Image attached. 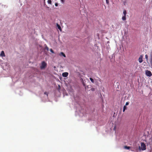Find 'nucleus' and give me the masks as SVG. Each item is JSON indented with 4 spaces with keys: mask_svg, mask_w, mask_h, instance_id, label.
Masks as SVG:
<instances>
[{
    "mask_svg": "<svg viewBox=\"0 0 152 152\" xmlns=\"http://www.w3.org/2000/svg\"><path fill=\"white\" fill-rule=\"evenodd\" d=\"M0 56L1 57H5V56L4 54V52L3 51H2L0 54Z\"/></svg>",
    "mask_w": 152,
    "mask_h": 152,
    "instance_id": "8",
    "label": "nucleus"
},
{
    "mask_svg": "<svg viewBox=\"0 0 152 152\" xmlns=\"http://www.w3.org/2000/svg\"><path fill=\"white\" fill-rule=\"evenodd\" d=\"M126 108V105H124L123 107V112H124Z\"/></svg>",
    "mask_w": 152,
    "mask_h": 152,
    "instance_id": "14",
    "label": "nucleus"
},
{
    "mask_svg": "<svg viewBox=\"0 0 152 152\" xmlns=\"http://www.w3.org/2000/svg\"><path fill=\"white\" fill-rule=\"evenodd\" d=\"M56 26L58 29H59L60 31H61L62 29L59 25L58 23H57Z\"/></svg>",
    "mask_w": 152,
    "mask_h": 152,
    "instance_id": "9",
    "label": "nucleus"
},
{
    "mask_svg": "<svg viewBox=\"0 0 152 152\" xmlns=\"http://www.w3.org/2000/svg\"><path fill=\"white\" fill-rule=\"evenodd\" d=\"M55 5L56 7L57 6H58V3H55Z\"/></svg>",
    "mask_w": 152,
    "mask_h": 152,
    "instance_id": "22",
    "label": "nucleus"
},
{
    "mask_svg": "<svg viewBox=\"0 0 152 152\" xmlns=\"http://www.w3.org/2000/svg\"><path fill=\"white\" fill-rule=\"evenodd\" d=\"M50 51L52 53H54V52L53 51V50L52 49H50Z\"/></svg>",
    "mask_w": 152,
    "mask_h": 152,
    "instance_id": "18",
    "label": "nucleus"
},
{
    "mask_svg": "<svg viewBox=\"0 0 152 152\" xmlns=\"http://www.w3.org/2000/svg\"><path fill=\"white\" fill-rule=\"evenodd\" d=\"M59 55L60 56H63L64 57H66V56L64 54V53L62 52H61L60 53H59Z\"/></svg>",
    "mask_w": 152,
    "mask_h": 152,
    "instance_id": "7",
    "label": "nucleus"
},
{
    "mask_svg": "<svg viewBox=\"0 0 152 152\" xmlns=\"http://www.w3.org/2000/svg\"><path fill=\"white\" fill-rule=\"evenodd\" d=\"M142 56H140L139 57L138 60L140 63H141L142 61Z\"/></svg>",
    "mask_w": 152,
    "mask_h": 152,
    "instance_id": "6",
    "label": "nucleus"
},
{
    "mask_svg": "<svg viewBox=\"0 0 152 152\" xmlns=\"http://www.w3.org/2000/svg\"><path fill=\"white\" fill-rule=\"evenodd\" d=\"M145 58L147 60H148V56L147 55H145Z\"/></svg>",
    "mask_w": 152,
    "mask_h": 152,
    "instance_id": "17",
    "label": "nucleus"
},
{
    "mask_svg": "<svg viewBox=\"0 0 152 152\" xmlns=\"http://www.w3.org/2000/svg\"><path fill=\"white\" fill-rule=\"evenodd\" d=\"M90 79L92 83H94V80L92 78H90Z\"/></svg>",
    "mask_w": 152,
    "mask_h": 152,
    "instance_id": "16",
    "label": "nucleus"
},
{
    "mask_svg": "<svg viewBox=\"0 0 152 152\" xmlns=\"http://www.w3.org/2000/svg\"><path fill=\"white\" fill-rule=\"evenodd\" d=\"M45 48L44 49V50H46L47 51H48L49 50L46 44H45Z\"/></svg>",
    "mask_w": 152,
    "mask_h": 152,
    "instance_id": "10",
    "label": "nucleus"
},
{
    "mask_svg": "<svg viewBox=\"0 0 152 152\" xmlns=\"http://www.w3.org/2000/svg\"><path fill=\"white\" fill-rule=\"evenodd\" d=\"M65 1V0H61V2L62 3H63Z\"/></svg>",
    "mask_w": 152,
    "mask_h": 152,
    "instance_id": "20",
    "label": "nucleus"
},
{
    "mask_svg": "<svg viewBox=\"0 0 152 152\" xmlns=\"http://www.w3.org/2000/svg\"><path fill=\"white\" fill-rule=\"evenodd\" d=\"M45 94H47V95H48L47 94V93L46 92H45L44 93Z\"/></svg>",
    "mask_w": 152,
    "mask_h": 152,
    "instance_id": "24",
    "label": "nucleus"
},
{
    "mask_svg": "<svg viewBox=\"0 0 152 152\" xmlns=\"http://www.w3.org/2000/svg\"><path fill=\"white\" fill-rule=\"evenodd\" d=\"M145 74L148 77H151L152 76V74L151 72L150 71L146 70L145 72Z\"/></svg>",
    "mask_w": 152,
    "mask_h": 152,
    "instance_id": "3",
    "label": "nucleus"
},
{
    "mask_svg": "<svg viewBox=\"0 0 152 152\" xmlns=\"http://www.w3.org/2000/svg\"><path fill=\"white\" fill-rule=\"evenodd\" d=\"M141 149L142 150H145L146 149V146L145 144L143 142H141Z\"/></svg>",
    "mask_w": 152,
    "mask_h": 152,
    "instance_id": "2",
    "label": "nucleus"
},
{
    "mask_svg": "<svg viewBox=\"0 0 152 152\" xmlns=\"http://www.w3.org/2000/svg\"><path fill=\"white\" fill-rule=\"evenodd\" d=\"M122 20H126V16H124L122 17Z\"/></svg>",
    "mask_w": 152,
    "mask_h": 152,
    "instance_id": "12",
    "label": "nucleus"
},
{
    "mask_svg": "<svg viewBox=\"0 0 152 152\" xmlns=\"http://www.w3.org/2000/svg\"><path fill=\"white\" fill-rule=\"evenodd\" d=\"M123 13L124 15V16H126V10H124L123 11Z\"/></svg>",
    "mask_w": 152,
    "mask_h": 152,
    "instance_id": "11",
    "label": "nucleus"
},
{
    "mask_svg": "<svg viewBox=\"0 0 152 152\" xmlns=\"http://www.w3.org/2000/svg\"><path fill=\"white\" fill-rule=\"evenodd\" d=\"M68 75V73L67 72H65L63 73L62 76L64 77H67Z\"/></svg>",
    "mask_w": 152,
    "mask_h": 152,
    "instance_id": "5",
    "label": "nucleus"
},
{
    "mask_svg": "<svg viewBox=\"0 0 152 152\" xmlns=\"http://www.w3.org/2000/svg\"><path fill=\"white\" fill-rule=\"evenodd\" d=\"M45 0H44V2H44V3H45Z\"/></svg>",
    "mask_w": 152,
    "mask_h": 152,
    "instance_id": "25",
    "label": "nucleus"
},
{
    "mask_svg": "<svg viewBox=\"0 0 152 152\" xmlns=\"http://www.w3.org/2000/svg\"><path fill=\"white\" fill-rule=\"evenodd\" d=\"M124 148H126V149H130V147L127 146H124Z\"/></svg>",
    "mask_w": 152,
    "mask_h": 152,
    "instance_id": "15",
    "label": "nucleus"
},
{
    "mask_svg": "<svg viewBox=\"0 0 152 152\" xmlns=\"http://www.w3.org/2000/svg\"><path fill=\"white\" fill-rule=\"evenodd\" d=\"M150 62L151 63V66L152 67V51L150 53Z\"/></svg>",
    "mask_w": 152,
    "mask_h": 152,
    "instance_id": "4",
    "label": "nucleus"
},
{
    "mask_svg": "<svg viewBox=\"0 0 152 152\" xmlns=\"http://www.w3.org/2000/svg\"><path fill=\"white\" fill-rule=\"evenodd\" d=\"M48 4H51L52 1L51 0H48Z\"/></svg>",
    "mask_w": 152,
    "mask_h": 152,
    "instance_id": "13",
    "label": "nucleus"
},
{
    "mask_svg": "<svg viewBox=\"0 0 152 152\" xmlns=\"http://www.w3.org/2000/svg\"><path fill=\"white\" fill-rule=\"evenodd\" d=\"M129 102H127L126 103V104H125V105L126 106V105H128L129 104Z\"/></svg>",
    "mask_w": 152,
    "mask_h": 152,
    "instance_id": "19",
    "label": "nucleus"
},
{
    "mask_svg": "<svg viewBox=\"0 0 152 152\" xmlns=\"http://www.w3.org/2000/svg\"><path fill=\"white\" fill-rule=\"evenodd\" d=\"M47 64L45 61H43L41 63V65L40 66V68L41 69H44L47 66Z\"/></svg>",
    "mask_w": 152,
    "mask_h": 152,
    "instance_id": "1",
    "label": "nucleus"
},
{
    "mask_svg": "<svg viewBox=\"0 0 152 152\" xmlns=\"http://www.w3.org/2000/svg\"><path fill=\"white\" fill-rule=\"evenodd\" d=\"M106 2L107 3V4H109V2L108 1V0H106Z\"/></svg>",
    "mask_w": 152,
    "mask_h": 152,
    "instance_id": "21",
    "label": "nucleus"
},
{
    "mask_svg": "<svg viewBox=\"0 0 152 152\" xmlns=\"http://www.w3.org/2000/svg\"><path fill=\"white\" fill-rule=\"evenodd\" d=\"M91 90L92 91H93L94 90V88H91Z\"/></svg>",
    "mask_w": 152,
    "mask_h": 152,
    "instance_id": "23",
    "label": "nucleus"
}]
</instances>
